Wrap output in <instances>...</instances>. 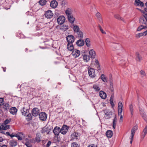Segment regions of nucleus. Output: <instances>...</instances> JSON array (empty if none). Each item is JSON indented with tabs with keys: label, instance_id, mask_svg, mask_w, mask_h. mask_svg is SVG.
<instances>
[{
	"label": "nucleus",
	"instance_id": "obj_1",
	"mask_svg": "<svg viewBox=\"0 0 147 147\" xmlns=\"http://www.w3.org/2000/svg\"><path fill=\"white\" fill-rule=\"evenodd\" d=\"M66 39L68 42L67 46H73L72 43L74 40V37L73 36L68 35L66 37Z\"/></svg>",
	"mask_w": 147,
	"mask_h": 147
},
{
	"label": "nucleus",
	"instance_id": "obj_2",
	"mask_svg": "<svg viewBox=\"0 0 147 147\" xmlns=\"http://www.w3.org/2000/svg\"><path fill=\"white\" fill-rule=\"evenodd\" d=\"M140 23L145 25V27L147 28V14H145L144 16L140 18Z\"/></svg>",
	"mask_w": 147,
	"mask_h": 147
},
{
	"label": "nucleus",
	"instance_id": "obj_3",
	"mask_svg": "<svg viewBox=\"0 0 147 147\" xmlns=\"http://www.w3.org/2000/svg\"><path fill=\"white\" fill-rule=\"evenodd\" d=\"M138 129V126L137 125L135 126L131 130V137L130 138V143L131 144L133 140L134 137L135 133V131Z\"/></svg>",
	"mask_w": 147,
	"mask_h": 147
},
{
	"label": "nucleus",
	"instance_id": "obj_4",
	"mask_svg": "<svg viewBox=\"0 0 147 147\" xmlns=\"http://www.w3.org/2000/svg\"><path fill=\"white\" fill-rule=\"evenodd\" d=\"M39 117L40 120L45 121L47 119V115L46 113L42 112L39 114Z\"/></svg>",
	"mask_w": 147,
	"mask_h": 147
},
{
	"label": "nucleus",
	"instance_id": "obj_5",
	"mask_svg": "<svg viewBox=\"0 0 147 147\" xmlns=\"http://www.w3.org/2000/svg\"><path fill=\"white\" fill-rule=\"evenodd\" d=\"M45 16L47 18L50 19L53 16V13L52 12L49 10L46 11L45 14Z\"/></svg>",
	"mask_w": 147,
	"mask_h": 147
},
{
	"label": "nucleus",
	"instance_id": "obj_6",
	"mask_svg": "<svg viewBox=\"0 0 147 147\" xmlns=\"http://www.w3.org/2000/svg\"><path fill=\"white\" fill-rule=\"evenodd\" d=\"M40 113V110L37 108H34L32 111V116L36 117L39 115Z\"/></svg>",
	"mask_w": 147,
	"mask_h": 147
},
{
	"label": "nucleus",
	"instance_id": "obj_7",
	"mask_svg": "<svg viewBox=\"0 0 147 147\" xmlns=\"http://www.w3.org/2000/svg\"><path fill=\"white\" fill-rule=\"evenodd\" d=\"M68 129V127L67 125H64L60 129V132L62 134H65L67 132Z\"/></svg>",
	"mask_w": 147,
	"mask_h": 147
},
{
	"label": "nucleus",
	"instance_id": "obj_8",
	"mask_svg": "<svg viewBox=\"0 0 147 147\" xmlns=\"http://www.w3.org/2000/svg\"><path fill=\"white\" fill-rule=\"evenodd\" d=\"M88 74L89 76L92 78H94L96 76V75L95 73V70L93 68H91L88 70Z\"/></svg>",
	"mask_w": 147,
	"mask_h": 147
},
{
	"label": "nucleus",
	"instance_id": "obj_9",
	"mask_svg": "<svg viewBox=\"0 0 147 147\" xmlns=\"http://www.w3.org/2000/svg\"><path fill=\"white\" fill-rule=\"evenodd\" d=\"M71 54L74 58H76L80 55V51L75 49L72 51Z\"/></svg>",
	"mask_w": 147,
	"mask_h": 147
},
{
	"label": "nucleus",
	"instance_id": "obj_10",
	"mask_svg": "<svg viewBox=\"0 0 147 147\" xmlns=\"http://www.w3.org/2000/svg\"><path fill=\"white\" fill-rule=\"evenodd\" d=\"M65 17L63 16H60L57 19V22L59 24L61 25L65 22Z\"/></svg>",
	"mask_w": 147,
	"mask_h": 147
},
{
	"label": "nucleus",
	"instance_id": "obj_11",
	"mask_svg": "<svg viewBox=\"0 0 147 147\" xmlns=\"http://www.w3.org/2000/svg\"><path fill=\"white\" fill-rule=\"evenodd\" d=\"M42 138L39 133H37L36 134V137L34 140V142H37L39 143L41 140Z\"/></svg>",
	"mask_w": 147,
	"mask_h": 147
},
{
	"label": "nucleus",
	"instance_id": "obj_12",
	"mask_svg": "<svg viewBox=\"0 0 147 147\" xmlns=\"http://www.w3.org/2000/svg\"><path fill=\"white\" fill-rule=\"evenodd\" d=\"M53 133L56 136H59V133L60 132V128L58 126H56L54 128Z\"/></svg>",
	"mask_w": 147,
	"mask_h": 147
},
{
	"label": "nucleus",
	"instance_id": "obj_13",
	"mask_svg": "<svg viewBox=\"0 0 147 147\" xmlns=\"http://www.w3.org/2000/svg\"><path fill=\"white\" fill-rule=\"evenodd\" d=\"M58 3L55 0H53L52 1L50 4V6L53 8H55L57 7L58 5Z\"/></svg>",
	"mask_w": 147,
	"mask_h": 147
},
{
	"label": "nucleus",
	"instance_id": "obj_14",
	"mask_svg": "<svg viewBox=\"0 0 147 147\" xmlns=\"http://www.w3.org/2000/svg\"><path fill=\"white\" fill-rule=\"evenodd\" d=\"M73 11L71 8H69L67 9L65 11V12L67 16L71 15L72 14Z\"/></svg>",
	"mask_w": 147,
	"mask_h": 147
},
{
	"label": "nucleus",
	"instance_id": "obj_15",
	"mask_svg": "<svg viewBox=\"0 0 147 147\" xmlns=\"http://www.w3.org/2000/svg\"><path fill=\"white\" fill-rule=\"evenodd\" d=\"M79 135L78 133L74 132L71 134V137L73 139L77 140L78 139Z\"/></svg>",
	"mask_w": 147,
	"mask_h": 147
},
{
	"label": "nucleus",
	"instance_id": "obj_16",
	"mask_svg": "<svg viewBox=\"0 0 147 147\" xmlns=\"http://www.w3.org/2000/svg\"><path fill=\"white\" fill-rule=\"evenodd\" d=\"M29 110L24 107L21 109V113L23 115L26 116L27 113H29Z\"/></svg>",
	"mask_w": 147,
	"mask_h": 147
},
{
	"label": "nucleus",
	"instance_id": "obj_17",
	"mask_svg": "<svg viewBox=\"0 0 147 147\" xmlns=\"http://www.w3.org/2000/svg\"><path fill=\"white\" fill-rule=\"evenodd\" d=\"M1 106L2 107V108L4 111H7L9 108V105L8 103H3Z\"/></svg>",
	"mask_w": 147,
	"mask_h": 147
},
{
	"label": "nucleus",
	"instance_id": "obj_18",
	"mask_svg": "<svg viewBox=\"0 0 147 147\" xmlns=\"http://www.w3.org/2000/svg\"><path fill=\"white\" fill-rule=\"evenodd\" d=\"M147 133V125L144 128L143 132L142 133L141 138L143 139L145 135Z\"/></svg>",
	"mask_w": 147,
	"mask_h": 147
},
{
	"label": "nucleus",
	"instance_id": "obj_19",
	"mask_svg": "<svg viewBox=\"0 0 147 147\" xmlns=\"http://www.w3.org/2000/svg\"><path fill=\"white\" fill-rule=\"evenodd\" d=\"M99 95L100 97L103 99H105L107 97L106 93L103 91H101L99 92Z\"/></svg>",
	"mask_w": 147,
	"mask_h": 147
},
{
	"label": "nucleus",
	"instance_id": "obj_20",
	"mask_svg": "<svg viewBox=\"0 0 147 147\" xmlns=\"http://www.w3.org/2000/svg\"><path fill=\"white\" fill-rule=\"evenodd\" d=\"M76 44L78 46H83L84 44V42L82 39H80L77 41Z\"/></svg>",
	"mask_w": 147,
	"mask_h": 147
},
{
	"label": "nucleus",
	"instance_id": "obj_21",
	"mask_svg": "<svg viewBox=\"0 0 147 147\" xmlns=\"http://www.w3.org/2000/svg\"><path fill=\"white\" fill-rule=\"evenodd\" d=\"M96 16L97 18L99 20V22L101 23H103V22L102 18H101V16L99 12L97 13L96 14Z\"/></svg>",
	"mask_w": 147,
	"mask_h": 147
},
{
	"label": "nucleus",
	"instance_id": "obj_22",
	"mask_svg": "<svg viewBox=\"0 0 147 147\" xmlns=\"http://www.w3.org/2000/svg\"><path fill=\"white\" fill-rule=\"evenodd\" d=\"M139 108L140 114L142 115V117H143L144 120H146L145 118H146V116L144 111L141 108H140V107Z\"/></svg>",
	"mask_w": 147,
	"mask_h": 147
},
{
	"label": "nucleus",
	"instance_id": "obj_23",
	"mask_svg": "<svg viewBox=\"0 0 147 147\" xmlns=\"http://www.w3.org/2000/svg\"><path fill=\"white\" fill-rule=\"evenodd\" d=\"M113 131L111 130H109L107 131L106 135L108 138H111L113 135Z\"/></svg>",
	"mask_w": 147,
	"mask_h": 147
},
{
	"label": "nucleus",
	"instance_id": "obj_24",
	"mask_svg": "<svg viewBox=\"0 0 147 147\" xmlns=\"http://www.w3.org/2000/svg\"><path fill=\"white\" fill-rule=\"evenodd\" d=\"M89 53L91 56V58L94 59L95 58V56L96 55L95 51L93 49H91L89 51Z\"/></svg>",
	"mask_w": 147,
	"mask_h": 147
},
{
	"label": "nucleus",
	"instance_id": "obj_25",
	"mask_svg": "<svg viewBox=\"0 0 147 147\" xmlns=\"http://www.w3.org/2000/svg\"><path fill=\"white\" fill-rule=\"evenodd\" d=\"M67 18L69 21L72 24L74 23L75 21V18L72 15L67 16Z\"/></svg>",
	"mask_w": 147,
	"mask_h": 147
},
{
	"label": "nucleus",
	"instance_id": "obj_26",
	"mask_svg": "<svg viewBox=\"0 0 147 147\" xmlns=\"http://www.w3.org/2000/svg\"><path fill=\"white\" fill-rule=\"evenodd\" d=\"M17 111V109L15 107H12L10 109V113L13 115H15Z\"/></svg>",
	"mask_w": 147,
	"mask_h": 147
},
{
	"label": "nucleus",
	"instance_id": "obj_27",
	"mask_svg": "<svg viewBox=\"0 0 147 147\" xmlns=\"http://www.w3.org/2000/svg\"><path fill=\"white\" fill-rule=\"evenodd\" d=\"M136 59L138 61L140 62L142 60V57L138 52H136Z\"/></svg>",
	"mask_w": 147,
	"mask_h": 147
},
{
	"label": "nucleus",
	"instance_id": "obj_28",
	"mask_svg": "<svg viewBox=\"0 0 147 147\" xmlns=\"http://www.w3.org/2000/svg\"><path fill=\"white\" fill-rule=\"evenodd\" d=\"M135 5L136 6L140 5L142 7L144 5L143 3L140 0H135Z\"/></svg>",
	"mask_w": 147,
	"mask_h": 147
},
{
	"label": "nucleus",
	"instance_id": "obj_29",
	"mask_svg": "<svg viewBox=\"0 0 147 147\" xmlns=\"http://www.w3.org/2000/svg\"><path fill=\"white\" fill-rule=\"evenodd\" d=\"M83 59L84 61L88 62L90 60V56L87 55H84L83 56Z\"/></svg>",
	"mask_w": 147,
	"mask_h": 147
},
{
	"label": "nucleus",
	"instance_id": "obj_30",
	"mask_svg": "<svg viewBox=\"0 0 147 147\" xmlns=\"http://www.w3.org/2000/svg\"><path fill=\"white\" fill-rule=\"evenodd\" d=\"M9 144L10 146L12 147L15 146L17 145V142L16 141L12 140L10 141Z\"/></svg>",
	"mask_w": 147,
	"mask_h": 147
},
{
	"label": "nucleus",
	"instance_id": "obj_31",
	"mask_svg": "<svg viewBox=\"0 0 147 147\" xmlns=\"http://www.w3.org/2000/svg\"><path fill=\"white\" fill-rule=\"evenodd\" d=\"M100 78L104 82H107V77L104 74H102L100 76Z\"/></svg>",
	"mask_w": 147,
	"mask_h": 147
},
{
	"label": "nucleus",
	"instance_id": "obj_32",
	"mask_svg": "<svg viewBox=\"0 0 147 147\" xmlns=\"http://www.w3.org/2000/svg\"><path fill=\"white\" fill-rule=\"evenodd\" d=\"M117 119L115 117L114 119H113V127L115 129V128Z\"/></svg>",
	"mask_w": 147,
	"mask_h": 147
},
{
	"label": "nucleus",
	"instance_id": "obj_33",
	"mask_svg": "<svg viewBox=\"0 0 147 147\" xmlns=\"http://www.w3.org/2000/svg\"><path fill=\"white\" fill-rule=\"evenodd\" d=\"M73 29L75 32H77L80 31V28L78 26L75 25L74 26Z\"/></svg>",
	"mask_w": 147,
	"mask_h": 147
},
{
	"label": "nucleus",
	"instance_id": "obj_34",
	"mask_svg": "<svg viewBox=\"0 0 147 147\" xmlns=\"http://www.w3.org/2000/svg\"><path fill=\"white\" fill-rule=\"evenodd\" d=\"M112 112L111 111L108 110L106 113L105 115L106 116L109 117H111Z\"/></svg>",
	"mask_w": 147,
	"mask_h": 147
},
{
	"label": "nucleus",
	"instance_id": "obj_35",
	"mask_svg": "<svg viewBox=\"0 0 147 147\" xmlns=\"http://www.w3.org/2000/svg\"><path fill=\"white\" fill-rule=\"evenodd\" d=\"M78 35V37H79L80 38H82L83 37V32L81 31L77 32Z\"/></svg>",
	"mask_w": 147,
	"mask_h": 147
},
{
	"label": "nucleus",
	"instance_id": "obj_36",
	"mask_svg": "<svg viewBox=\"0 0 147 147\" xmlns=\"http://www.w3.org/2000/svg\"><path fill=\"white\" fill-rule=\"evenodd\" d=\"M114 17L115 18L117 19L118 20H120L123 21H124L123 18H122L120 17L119 14H116L115 15H114Z\"/></svg>",
	"mask_w": 147,
	"mask_h": 147
},
{
	"label": "nucleus",
	"instance_id": "obj_37",
	"mask_svg": "<svg viewBox=\"0 0 147 147\" xmlns=\"http://www.w3.org/2000/svg\"><path fill=\"white\" fill-rule=\"evenodd\" d=\"M93 88L96 91H98L100 90L99 87L97 85H94L93 86Z\"/></svg>",
	"mask_w": 147,
	"mask_h": 147
},
{
	"label": "nucleus",
	"instance_id": "obj_38",
	"mask_svg": "<svg viewBox=\"0 0 147 147\" xmlns=\"http://www.w3.org/2000/svg\"><path fill=\"white\" fill-rule=\"evenodd\" d=\"M46 2L47 1L46 0H40L39 2L40 4L42 6L45 5Z\"/></svg>",
	"mask_w": 147,
	"mask_h": 147
},
{
	"label": "nucleus",
	"instance_id": "obj_39",
	"mask_svg": "<svg viewBox=\"0 0 147 147\" xmlns=\"http://www.w3.org/2000/svg\"><path fill=\"white\" fill-rule=\"evenodd\" d=\"M86 45L87 46H90L91 45L90 44V39L89 38H87L85 40Z\"/></svg>",
	"mask_w": 147,
	"mask_h": 147
},
{
	"label": "nucleus",
	"instance_id": "obj_40",
	"mask_svg": "<svg viewBox=\"0 0 147 147\" xmlns=\"http://www.w3.org/2000/svg\"><path fill=\"white\" fill-rule=\"evenodd\" d=\"M48 127H44L41 130V132L42 133H43L45 132H48Z\"/></svg>",
	"mask_w": 147,
	"mask_h": 147
},
{
	"label": "nucleus",
	"instance_id": "obj_41",
	"mask_svg": "<svg viewBox=\"0 0 147 147\" xmlns=\"http://www.w3.org/2000/svg\"><path fill=\"white\" fill-rule=\"evenodd\" d=\"M20 134H18L17 138L19 140H22V137L23 136V134L22 132H20Z\"/></svg>",
	"mask_w": 147,
	"mask_h": 147
},
{
	"label": "nucleus",
	"instance_id": "obj_42",
	"mask_svg": "<svg viewBox=\"0 0 147 147\" xmlns=\"http://www.w3.org/2000/svg\"><path fill=\"white\" fill-rule=\"evenodd\" d=\"M129 110L131 112V116L133 115V113L134 111L133 106L132 105H130L129 106Z\"/></svg>",
	"mask_w": 147,
	"mask_h": 147
},
{
	"label": "nucleus",
	"instance_id": "obj_43",
	"mask_svg": "<svg viewBox=\"0 0 147 147\" xmlns=\"http://www.w3.org/2000/svg\"><path fill=\"white\" fill-rule=\"evenodd\" d=\"M71 147H80V145L76 142H73L71 144Z\"/></svg>",
	"mask_w": 147,
	"mask_h": 147
},
{
	"label": "nucleus",
	"instance_id": "obj_44",
	"mask_svg": "<svg viewBox=\"0 0 147 147\" xmlns=\"http://www.w3.org/2000/svg\"><path fill=\"white\" fill-rule=\"evenodd\" d=\"M110 90L111 91L113 92L114 91V89L113 88V82H112V81H111V82H110Z\"/></svg>",
	"mask_w": 147,
	"mask_h": 147
},
{
	"label": "nucleus",
	"instance_id": "obj_45",
	"mask_svg": "<svg viewBox=\"0 0 147 147\" xmlns=\"http://www.w3.org/2000/svg\"><path fill=\"white\" fill-rule=\"evenodd\" d=\"M146 28V27H145L143 25H141L137 29V30L138 31H140L142 29L144 28Z\"/></svg>",
	"mask_w": 147,
	"mask_h": 147
},
{
	"label": "nucleus",
	"instance_id": "obj_46",
	"mask_svg": "<svg viewBox=\"0 0 147 147\" xmlns=\"http://www.w3.org/2000/svg\"><path fill=\"white\" fill-rule=\"evenodd\" d=\"M26 116L28 117V119H29V120H31L32 119V115L30 113L27 114V115H26Z\"/></svg>",
	"mask_w": 147,
	"mask_h": 147
},
{
	"label": "nucleus",
	"instance_id": "obj_47",
	"mask_svg": "<svg viewBox=\"0 0 147 147\" xmlns=\"http://www.w3.org/2000/svg\"><path fill=\"white\" fill-rule=\"evenodd\" d=\"M67 49L69 51L72 52L74 50V47H67Z\"/></svg>",
	"mask_w": 147,
	"mask_h": 147
},
{
	"label": "nucleus",
	"instance_id": "obj_48",
	"mask_svg": "<svg viewBox=\"0 0 147 147\" xmlns=\"http://www.w3.org/2000/svg\"><path fill=\"white\" fill-rule=\"evenodd\" d=\"M11 121V119H7L4 121V124L5 125H7Z\"/></svg>",
	"mask_w": 147,
	"mask_h": 147
},
{
	"label": "nucleus",
	"instance_id": "obj_49",
	"mask_svg": "<svg viewBox=\"0 0 147 147\" xmlns=\"http://www.w3.org/2000/svg\"><path fill=\"white\" fill-rule=\"evenodd\" d=\"M143 35V33H140L139 34H138L136 35V37L137 38H139L140 37L142 36Z\"/></svg>",
	"mask_w": 147,
	"mask_h": 147
},
{
	"label": "nucleus",
	"instance_id": "obj_50",
	"mask_svg": "<svg viewBox=\"0 0 147 147\" xmlns=\"http://www.w3.org/2000/svg\"><path fill=\"white\" fill-rule=\"evenodd\" d=\"M123 105L122 102H119L118 104V108H121L122 109Z\"/></svg>",
	"mask_w": 147,
	"mask_h": 147
},
{
	"label": "nucleus",
	"instance_id": "obj_51",
	"mask_svg": "<svg viewBox=\"0 0 147 147\" xmlns=\"http://www.w3.org/2000/svg\"><path fill=\"white\" fill-rule=\"evenodd\" d=\"M122 109L121 108H118V115L119 116L120 115H121V113L122 111Z\"/></svg>",
	"mask_w": 147,
	"mask_h": 147
},
{
	"label": "nucleus",
	"instance_id": "obj_52",
	"mask_svg": "<svg viewBox=\"0 0 147 147\" xmlns=\"http://www.w3.org/2000/svg\"><path fill=\"white\" fill-rule=\"evenodd\" d=\"M68 27H69L67 26L63 25V26L62 29L64 31H65L68 29Z\"/></svg>",
	"mask_w": 147,
	"mask_h": 147
},
{
	"label": "nucleus",
	"instance_id": "obj_53",
	"mask_svg": "<svg viewBox=\"0 0 147 147\" xmlns=\"http://www.w3.org/2000/svg\"><path fill=\"white\" fill-rule=\"evenodd\" d=\"M5 130V125H2L0 127V131Z\"/></svg>",
	"mask_w": 147,
	"mask_h": 147
},
{
	"label": "nucleus",
	"instance_id": "obj_54",
	"mask_svg": "<svg viewBox=\"0 0 147 147\" xmlns=\"http://www.w3.org/2000/svg\"><path fill=\"white\" fill-rule=\"evenodd\" d=\"M25 145L27 147H32V145L28 142H26L25 144Z\"/></svg>",
	"mask_w": 147,
	"mask_h": 147
},
{
	"label": "nucleus",
	"instance_id": "obj_55",
	"mask_svg": "<svg viewBox=\"0 0 147 147\" xmlns=\"http://www.w3.org/2000/svg\"><path fill=\"white\" fill-rule=\"evenodd\" d=\"M97 69L98 70H100V64L95 65Z\"/></svg>",
	"mask_w": 147,
	"mask_h": 147
},
{
	"label": "nucleus",
	"instance_id": "obj_56",
	"mask_svg": "<svg viewBox=\"0 0 147 147\" xmlns=\"http://www.w3.org/2000/svg\"><path fill=\"white\" fill-rule=\"evenodd\" d=\"M140 74L141 75L145 76L146 75V73L145 72V71L143 70H142L140 71Z\"/></svg>",
	"mask_w": 147,
	"mask_h": 147
},
{
	"label": "nucleus",
	"instance_id": "obj_57",
	"mask_svg": "<svg viewBox=\"0 0 147 147\" xmlns=\"http://www.w3.org/2000/svg\"><path fill=\"white\" fill-rule=\"evenodd\" d=\"M51 144V141H49L48 142L46 146V147H49Z\"/></svg>",
	"mask_w": 147,
	"mask_h": 147
},
{
	"label": "nucleus",
	"instance_id": "obj_58",
	"mask_svg": "<svg viewBox=\"0 0 147 147\" xmlns=\"http://www.w3.org/2000/svg\"><path fill=\"white\" fill-rule=\"evenodd\" d=\"M3 102V98H0V105L1 106Z\"/></svg>",
	"mask_w": 147,
	"mask_h": 147
},
{
	"label": "nucleus",
	"instance_id": "obj_59",
	"mask_svg": "<svg viewBox=\"0 0 147 147\" xmlns=\"http://www.w3.org/2000/svg\"><path fill=\"white\" fill-rule=\"evenodd\" d=\"M56 136L55 137V138H57V141L58 142H59L61 140V139L60 137H58V136Z\"/></svg>",
	"mask_w": 147,
	"mask_h": 147
},
{
	"label": "nucleus",
	"instance_id": "obj_60",
	"mask_svg": "<svg viewBox=\"0 0 147 147\" xmlns=\"http://www.w3.org/2000/svg\"><path fill=\"white\" fill-rule=\"evenodd\" d=\"M48 132L47 134H49V132L51 131L52 130V129H53V127H52V128H51L50 127V128H48Z\"/></svg>",
	"mask_w": 147,
	"mask_h": 147
},
{
	"label": "nucleus",
	"instance_id": "obj_61",
	"mask_svg": "<svg viewBox=\"0 0 147 147\" xmlns=\"http://www.w3.org/2000/svg\"><path fill=\"white\" fill-rule=\"evenodd\" d=\"M143 33V35L144 36H146L147 35V30L145 31H144Z\"/></svg>",
	"mask_w": 147,
	"mask_h": 147
},
{
	"label": "nucleus",
	"instance_id": "obj_62",
	"mask_svg": "<svg viewBox=\"0 0 147 147\" xmlns=\"http://www.w3.org/2000/svg\"><path fill=\"white\" fill-rule=\"evenodd\" d=\"M95 65L99 64V61L97 59H95Z\"/></svg>",
	"mask_w": 147,
	"mask_h": 147
},
{
	"label": "nucleus",
	"instance_id": "obj_63",
	"mask_svg": "<svg viewBox=\"0 0 147 147\" xmlns=\"http://www.w3.org/2000/svg\"><path fill=\"white\" fill-rule=\"evenodd\" d=\"M5 130L7 129H9L10 127V126L9 125H5Z\"/></svg>",
	"mask_w": 147,
	"mask_h": 147
},
{
	"label": "nucleus",
	"instance_id": "obj_64",
	"mask_svg": "<svg viewBox=\"0 0 147 147\" xmlns=\"http://www.w3.org/2000/svg\"><path fill=\"white\" fill-rule=\"evenodd\" d=\"M97 146L96 145H95L94 144H91L89 146H88V147H96Z\"/></svg>",
	"mask_w": 147,
	"mask_h": 147
}]
</instances>
